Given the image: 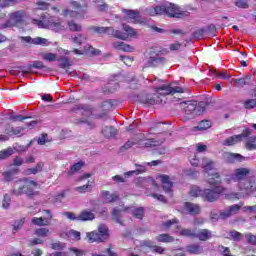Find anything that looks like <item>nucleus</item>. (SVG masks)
<instances>
[{
	"label": "nucleus",
	"mask_w": 256,
	"mask_h": 256,
	"mask_svg": "<svg viewBox=\"0 0 256 256\" xmlns=\"http://www.w3.org/2000/svg\"><path fill=\"white\" fill-rule=\"evenodd\" d=\"M179 93H183V88L171 85H163L156 88V94H147L140 97V102L145 105H159L165 103V95H176L179 96Z\"/></svg>",
	"instance_id": "nucleus-1"
},
{
	"label": "nucleus",
	"mask_w": 256,
	"mask_h": 256,
	"mask_svg": "<svg viewBox=\"0 0 256 256\" xmlns=\"http://www.w3.org/2000/svg\"><path fill=\"white\" fill-rule=\"evenodd\" d=\"M32 23L39 27V29H51V31H55L56 33L65 31V25L55 16L42 14L40 19H32Z\"/></svg>",
	"instance_id": "nucleus-2"
},
{
	"label": "nucleus",
	"mask_w": 256,
	"mask_h": 256,
	"mask_svg": "<svg viewBox=\"0 0 256 256\" xmlns=\"http://www.w3.org/2000/svg\"><path fill=\"white\" fill-rule=\"evenodd\" d=\"M37 187V182L24 178L22 181L17 182L15 184L14 189L12 190L13 195H27L28 199H33V197H37L39 193L35 191Z\"/></svg>",
	"instance_id": "nucleus-3"
},
{
	"label": "nucleus",
	"mask_w": 256,
	"mask_h": 256,
	"mask_svg": "<svg viewBox=\"0 0 256 256\" xmlns=\"http://www.w3.org/2000/svg\"><path fill=\"white\" fill-rule=\"evenodd\" d=\"M157 141L153 139H148L145 134H138L134 140H128L122 147H120V151L123 153L127 151V149H131L133 145H138L139 147H157Z\"/></svg>",
	"instance_id": "nucleus-4"
},
{
	"label": "nucleus",
	"mask_w": 256,
	"mask_h": 256,
	"mask_svg": "<svg viewBox=\"0 0 256 256\" xmlns=\"http://www.w3.org/2000/svg\"><path fill=\"white\" fill-rule=\"evenodd\" d=\"M209 102L201 101L197 103L195 100L182 101L179 103V107L183 109L186 115H201L205 112V107H208Z\"/></svg>",
	"instance_id": "nucleus-5"
},
{
	"label": "nucleus",
	"mask_w": 256,
	"mask_h": 256,
	"mask_svg": "<svg viewBox=\"0 0 256 256\" xmlns=\"http://www.w3.org/2000/svg\"><path fill=\"white\" fill-rule=\"evenodd\" d=\"M88 243H103L109 239V228L105 224H100L98 230L86 233Z\"/></svg>",
	"instance_id": "nucleus-6"
},
{
	"label": "nucleus",
	"mask_w": 256,
	"mask_h": 256,
	"mask_svg": "<svg viewBox=\"0 0 256 256\" xmlns=\"http://www.w3.org/2000/svg\"><path fill=\"white\" fill-rule=\"evenodd\" d=\"M243 207V204H235L232 206H228L224 211L220 212V215L215 211L210 213V219L212 221H217L218 219H229V217H233V215H237L239 211Z\"/></svg>",
	"instance_id": "nucleus-7"
},
{
	"label": "nucleus",
	"mask_w": 256,
	"mask_h": 256,
	"mask_svg": "<svg viewBox=\"0 0 256 256\" xmlns=\"http://www.w3.org/2000/svg\"><path fill=\"white\" fill-rule=\"evenodd\" d=\"M226 189L223 186H215L211 189H204L202 193V199L208 201L209 203H215L219 200V197L222 193H225Z\"/></svg>",
	"instance_id": "nucleus-8"
},
{
	"label": "nucleus",
	"mask_w": 256,
	"mask_h": 256,
	"mask_svg": "<svg viewBox=\"0 0 256 256\" xmlns=\"http://www.w3.org/2000/svg\"><path fill=\"white\" fill-rule=\"evenodd\" d=\"M249 175H251L250 168L240 167L234 169L233 173L228 176L225 181L228 183H231L232 181L234 183H241V181H245Z\"/></svg>",
	"instance_id": "nucleus-9"
},
{
	"label": "nucleus",
	"mask_w": 256,
	"mask_h": 256,
	"mask_svg": "<svg viewBox=\"0 0 256 256\" xmlns=\"http://www.w3.org/2000/svg\"><path fill=\"white\" fill-rule=\"evenodd\" d=\"M25 12L22 10L9 14V20L0 26V29H7V27H16L23 21Z\"/></svg>",
	"instance_id": "nucleus-10"
},
{
	"label": "nucleus",
	"mask_w": 256,
	"mask_h": 256,
	"mask_svg": "<svg viewBox=\"0 0 256 256\" xmlns=\"http://www.w3.org/2000/svg\"><path fill=\"white\" fill-rule=\"evenodd\" d=\"M164 9L162 10V15H167L168 17H180L181 9L173 4L167 3L161 5Z\"/></svg>",
	"instance_id": "nucleus-11"
},
{
	"label": "nucleus",
	"mask_w": 256,
	"mask_h": 256,
	"mask_svg": "<svg viewBox=\"0 0 256 256\" xmlns=\"http://www.w3.org/2000/svg\"><path fill=\"white\" fill-rule=\"evenodd\" d=\"M167 63V59L165 57H161L158 54H155L154 51L150 52V57L147 61V67H159L161 65H165Z\"/></svg>",
	"instance_id": "nucleus-12"
},
{
	"label": "nucleus",
	"mask_w": 256,
	"mask_h": 256,
	"mask_svg": "<svg viewBox=\"0 0 256 256\" xmlns=\"http://www.w3.org/2000/svg\"><path fill=\"white\" fill-rule=\"evenodd\" d=\"M223 160L225 163H228L230 165H233V163H241L245 158L241 154H235L231 152H224L222 154Z\"/></svg>",
	"instance_id": "nucleus-13"
},
{
	"label": "nucleus",
	"mask_w": 256,
	"mask_h": 256,
	"mask_svg": "<svg viewBox=\"0 0 256 256\" xmlns=\"http://www.w3.org/2000/svg\"><path fill=\"white\" fill-rule=\"evenodd\" d=\"M20 39L30 45H47V43H49L47 39L41 37L31 38V36H22Z\"/></svg>",
	"instance_id": "nucleus-14"
},
{
	"label": "nucleus",
	"mask_w": 256,
	"mask_h": 256,
	"mask_svg": "<svg viewBox=\"0 0 256 256\" xmlns=\"http://www.w3.org/2000/svg\"><path fill=\"white\" fill-rule=\"evenodd\" d=\"M123 13H125L127 19H129L133 23H141V13L139 11L124 9Z\"/></svg>",
	"instance_id": "nucleus-15"
},
{
	"label": "nucleus",
	"mask_w": 256,
	"mask_h": 256,
	"mask_svg": "<svg viewBox=\"0 0 256 256\" xmlns=\"http://www.w3.org/2000/svg\"><path fill=\"white\" fill-rule=\"evenodd\" d=\"M239 189L240 191H244L246 195H249V193H253V191L256 190V186H255V183L247 180L244 183L243 182L239 183Z\"/></svg>",
	"instance_id": "nucleus-16"
},
{
	"label": "nucleus",
	"mask_w": 256,
	"mask_h": 256,
	"mask_svg": "<svg viewBox=\"0 0 256 256\" xmlns=\"http://www.w3.org/2000/svg\"><path fill=\"white\" fill-rule=\"evenodd\" d=\"M253 79V75H246L242 78L233 79V82L236 83L237 87H245V85H251Z\"/></svg>",
	"instance_id": "nucleus-17"
},
{
	"label": "nucleus",
	"mask_w": 256,
	"mask_h": 256,
	"mask_svg": "<svg viewBox=\"0 0 256 256\" xmlns=\"http://www.w3.org/2000/svg\"><path fill=\"white\" fill-rule=\"evenodd\" d=\"M113 47L114 49H117V51H125L126 53H132V51H135L133 46L125 44V42H114Z\"/></svg>",
	"instance_id": "nucleus-18"
},
{
	"label": "nucleus",
	"mask_w": 256,
	"mask_h": 256,
	"mask_svg": "<svg viewBox=\"0 0 256 256\" xmlns=\"http://www.w3.org/2000/svg\"><path fill=\"white\" fill-rule=\"evenodd\" d=\"M211 237H212L211 230H208V229H201L195 234V238L199 239V241H209Z\"/></svg>",
	"instance_id": "nucleus-19"
},
{
	"label": "nucleus",
	"mask_w": 256,
	"mask_h": 256,
	"mask_svg": "<svg viewBox=\"0 0 256 256\" xmlns=\"http://www.w3.org/2000/svg\"><path fill=\"white\" fill-rule=\"evenodd\" d=\"M104 33L111 37H115L116 39H121L122 41H125V37H127L126 35H121V31L115 30L113 27H105Z\"/></svg>",
	"instance_id": "nucleus-20"
},
{
	"label": "nucleus",
	"mask_w": 256,
	"mask_h": 256,
	"mask_svg": "<svg viewBox=\"0 0 256 256\" xmlns=\"http://www.w3.org/2000/svg\"><path fill=\"white\" fill-rule=\"evenodd\" d=\"M185 209L190 215H199V213H201V207L191 202L185 203Z\"/></svg>",
	"instance_id": "nucleus-21"
},
{
	"label": "nucleus",
	"mask_w": 256,
	"mask_h": 256,
	"mask_svg": "<svg viewBox=\"0 0 256 256\" xmlns=\"http://www.w3.org/2000/svg\"><path fill=\"white\" fill-rule=\"evenodd\" d=\"M163 9L164 8L161 5L146 8L145 15H149L150 17H155V15H163Z\"/></svg>",
	"instance_id": "nucleus-22"
},
{
	"label": "nucleus",
	"mask_w": 256,
	"mask_h": 256,
	"mask_svg": "<svg viewBox=\"0 0 256 256\" xmlns=\"http://www.w3.org/2000/svg\"><path fill=\"white\" fill-rule=\"evenodd\" d=\"M73 53H75L76 55H84V53L86 55H97V50H95V48H93V46L91 45H86L84 47V51H81L79 49H74Z\"/></svg>",
	"instance_id": "nucleus-23"
},
{
	"label": "nucleus",
	"mask_w": 256,
	"mask_h": 256,
	"mask_svg": "<svg viewBox=\"0 0 256 256\" xmlns=\"http://www.w3.org/2000/svg\"><path fill=\"white\" fill-rule=\"evenodd\" d=\"M160 180L163 184V190L166 193H169L171 191V187H173V182L171 181V179L169 178V176L167 175H161L160 176Z\"/></svg>",
	"instance_id": "nucleus-24"
},
{
	"label": "nucleus",
	"mask_w": 256,
	"mask_h": 256,
	"mask_svg": "<svg viewBox=\"0 0 256 256\" xmlns=\"http://www.w3.org/2000/svg\"><path fill=\"white\" fill-rule=\"evenodd\" d=\"M95 214L89 210H83L78 215V221H93Z\"/></svg>",
	"instance_id": "nucleus-25"
},
{
	"label": "nucleus",
	"mask_w": 256,
	"mask_h": 256,
	"mask_svg": "<svg viewBox=\"0 0 256 256\" xmlns=\"http://www.w3.org/2000/svg\"><path fill=\"white\" fill-rule=\"evenodd\" d=\"M102 197L105 199L106 203H115L119 199L117 193H112L109 191H102Z\"/></svg>",
	"instance_id": "nucleus-26"
},
{
	"label": "nucleus",
	"mask_w": 256,
	"mask_h": 256,
	"mask_svg": "<svg viewBox=\"0 0 256 256\" xmlns=\"http://www.w3.org/2000/svg\"><path fill=\"white\" fill-rule=\"evenodd\" d=\"M122 211L119 208H113L111 215H112V221H115V223H118V225H123V220H121L122 217Z\"/></svg>",
	"instance_id": "nucleus-27"
},
{
	"label": "nucleus",
	"mask_w": 256,
	"mask_h": 256,
	"mask_svg": "<svg viewBox=\"0 0 256 256\" xmlns=\"http://www.w3.org/2000/svg\"><path fill=\"white\" fill-rule=\"evenodd\" d=\"M5 131L8 135H21V133L25 131V128L21 126L13 127L11 125H7Z\"/></svg>",
	"instance_id": "nucleus-28"
},
{
	"label": "nucleus",
	"mask_w": 256,
	"mask_h": 256,
	"mask_svg": "<svg viewBox=\"0 0 256 256\" xmlns=\"http://www.w3.org/2000/svg\"><path fill=\"white\" fill-rule=\"evenodd\" d=\"M17 173H19V168L17 167H14V168H11L8 170V171H5L3 172V177L5 179V181H13V177H15V175H17Z\"/></svg>",
	"instance_id": "nucleus-29"
},
{
	"label": "nucleus",
	"mask_w": 256,
	"mask_h": 256,
	"mask_svg": "<svg viewBox=\"0 0 256 256\" xmlns=\"http://www.w3.org/2000/svg\"><path fill=\"white\" fill-rule=\"evenodd\" d=\"M102 134L104 135V137H106L107 139H111V137H115L117 135V129H115L112 126H105L102 129Z\"/></svg>",
	"instance_id": "nucleus-30"
},
{
	"label": "nucleus",
	"mask_w": 256,
	"mask_h": 256,
	"mask_svg": "<svg viewBox=\"0 0 256 256\" xmlns=\"http://www.w3.org/2000/svg\"><path fill=\"white\" fill-rule=\"evenodd\" d=\"M207 182L209 185H219L221 183V176L219 173L208 174Z\"/></svg>",
	"instance_id": "nucleus-31"
},
{
	"label": "nucleus",
	"mask_w": 256,
	"mask_h": 256,
	"mask_svg": "<svg viewBox=\"0 0 256 256\" xmlns=\"http://www.w3.org/2000/svg\"><path fill=\"white\" fill-rule=\"evenodd\" d=\"M69 31L74 33H81L83 31V26L81 24H77L75 21L71 20L67 23Z\"/></svg>",
	"instance_id": "nucleus-32"
},
{
	"label": "nucleus",
	"mask_w": 256,
	"mask_h": 256,
	"mask_svg": "<svg viewBox=\"0 0 256 256\" xmlns=\"http://www.w3.org/2000/svg\"><path fill=\"white\" fill-rule=\"evenodd\" d=\"M123 31L124 32H121L120 31V35H125V40L129 39V37H135L136 35V32L133 28H131V26L129 25H124L123 26Z\"/></svg>",
	"instance_id": "nucleus-33"
},
{
	"label": "nucleus",
	"mask_w": 256,
	"mask_h": 256,
	"mask_svg": "<svg viewBox=\"0 0 256 256\" xmlns=\"http://www.w3.org/2000/svg\"><path fill=\"white\" fill-rule=\"evenodd\" d=\"M215 167V162L207 157L202 159V169L205 171H211Z\"/></svg>",
	"instance_id": "nucleus-34"
},
{
	"label": "nucleus",
	"mask_w": 256,
	"mask_h": 256,
	"mask_svg": "<svg viewBox=\"0 0 256 256\" xmlns=\"http://www.w3.org/2000/svg\"><path fill=\"white\" fill-rule=\"evenodd\" d=\"M156 241L159 243H173L175 241V238L169 234H160L156 236Z\"/></svg>",
	"instance_id": "nucleus-35"
},
{
	"label": "nucleus",
	"mask_w": 256,
	"mask_h": 256,
	"mask_svg": "<svg viewBox=\"0 0 256 256\" xmlns=\"http://www.w3.org/2000/svg\"><path fill=\"white\" fill-rule=\"evenodd\" d=\"M187 251L193 255H201V253H203V247L197 244H192L187 246Z\"/></svg>",
	"instance_id": "nucleus-36"
},
{
	"label": "nucleus",
	"mask_w": 256,
	"mask_h": 256,
	"mask_svg": "<svg viewBox=\"0 0 256 256\" xmlns=\"http://www.w3.org/2000/svg\"><path fill=\"white\" fill-rule=\"evenodd\" d=\"M213 123L210 120H202L197 125L196 129L198 131H207V129H211Z\"/></svg>",
	"instance_id": "nucleus-37"
},
{
	"label": "nucleus",
	"mask_w": 256,
	"mask_h": 256,
	"mask_svg": "<svg viewBox=\"0 0 256 256\" xmlns=\"http://www.w3.org/2000/svg\"><path fill=\"white\" fill-rule=\"evenodd\" d=\"M72 42L76 45H83L87 41V36L85 34H76L71 36Z\"/></svg>",
	"instance_id": "nucleus-38"
},
{
	"label": "nucleus",
	"mask_w": 256,
	"mask_h": 256,
	"mask_svg": "<svg viewBox=\"0 0 256 256\" xmlns=\"http://www.w3.org/2000/svg\"><path fill=\"white\" fill-rule=\"evenodd\" d=\"M239 141H241V136L234 135L227 138L224 141L223 145H226L227 147H231V145H235L236 143H239Z\"/></svg>",
	"instance_id": "nucleus-39"
},
{
	"label": "nucleus",
	"mask_w": 256,
	"mask_h": 256,
	"mask_svg": "<svg viewBox=\"0 0 256 256\" xmlns=\"http://www.w3.org/2000/svg\"><path fill=\"white\" fill-rule=\"evenodd\" d=\"M43 162H39L36 167L30 168L27 170L28 175H37V173H41L43 171Z\"/></svg>",
	"instance_id": "nucleus-40"
},
{
	"label": "nucleus",
	"mask_w": 256,
	"mask_h": 256,
	"mask_svg": "<svg viewBox=\"0 0 256 256\" xmlns=\"http://www.w3.org/2000/svg\"><path fill=\"white\" fill-rule=\"evenodd\" d=\"M34 234L37 235V237H49L51 231H49L48 228H38L34 231Z\"/></svg>",
	"instance_id": "nucleus-41"
},
{
	"label": "nucleus",
	"mask_w": 256,
	"mask_h": 256,
	"mask_svg": "<svg viewBox=\"0 0 256 256\" xmlns=\"http://www.w3.org/2000/svg\"><path fill=\"white\" fill-rule=\"evenodd\" d=\"M47 69V66L43 64L41 61H34L32 64H28L27 69L31 71V69Z\"/></svg>",
	"instance_id": "nucleus-42"
},
{
	"label": "nucleus",
	"mask_w": 256,
	"mask_h": 256,
	"mask_svg": "<svg viewBox=\"0 0 256 256\" xmlns=\"http://www.w3.org/2000/svg\"><path fill=\"white\" fill-rule=\"evenodd\" d=\"M206 31V37H215V33H217V27L214 24H210L204 28Z\"/></svg>",
	"instance_id": "nucleus-43"
},
{
	"label": "nucleus",
	"mask_w": 256,
	"mask_h": 256,
	"mask_svg": "<svg viewBox=\"0 0 256 256\" xmlns=\"http://www.w3.org/2000/svg\"><path fill=\"white\" fill-rule=\"evenodd\" d=\"M229 239L232 241H241V239H243V234L237 230H232L229 232Z\"/></svg>",
	"instance_id": "nucleus-44"
},
{
	"label": "nucleus",
	"mask_w": 256,
	"mask_h": 256,
	"mask_svg": "<svg viewBox=\"0 0 256 256\" xmlns=\"http://www.w3.org/2000/svg\"><path fill=\"white\" fill-rule=\"evenodd\" d=\"M191 197H203V190L199 189L197 186H192L190 188Z\"/></svg>",
	"instance_id": "nucleus-45"
},
{
	"label": "nucleus",
	"mask_w": 256,
	"mask_h": 256,
	"mask_svg": "<svg viewBox=\"0 0 256 256\" xmlns=\"http://www.w3.org/2000/svg\"><path fill=\"white\" fill-rule=\"evenodd\" d=\"M23 225H25V218L16 220L13 224L14 233H17V231L23 229Z\"/></svg>",
	"instance_id": "nucleus-46"
},
{
	"label": "nucleus",
	"mask_w": 256,
	"mask_h": 256,
	"mask_svg": "<svg viewBox=\"0 0 256 256\" xmlns=\"http://www.w3.org/2000/svg\"><path fill=\"white\" fill-rule=\"evenodd\" d=\"M43 217L42 219L44 220V223L46 225H49L50 221L53 219V214L51 213V210H43Z\"/></svg>",
	"instance_id": "nucleus-47"
},
{
	"label": "nucleus",
	"mask_w": 256,
	"mask_h": 256,
	"mask_svg": "<svg viewBox=\"0 0 256 256\" xmlns=\"http://www.w3.org/2000/svg\"><path fill=\"white\" fill-rule=\"evenodd\" d=\"M32 225H36L38 227H47V224L43 220V217H34L31 220Z\"/></svg>",
	"instance_id": "nucleus-48"
},
{
	"label": "nucleus",
	"mask_w": 256,
	"mask_h": 256,
	"mask_svg": "<svg viewBox=\"0 0 256 256\" xmlns=\"http://www.w3.org/2000/svg\"><path fill=\"white\" fill-rule=\"evenodd\" d=\"M58 61L60 63L59 65H60L61 69H67V67L71 66V62L69 61V58H67V57L62 56L58 59Z\"/></svg>",
	"instance_id": "nucleus-49"
},
{
	"label": "nucleus",
	"mask_w": 256,
	"mask_h": 256,
	"mask_svg": "<svg viewBox=\"0 0 256 256\" xmlns=\"http://www.w3.org/2000/svg\"><path fill=\"white\" fill-rule=\"evenodd\" d=\"M88 31H90V33H98V35H103V33H105V27L90 26Z\"/></svg>",
	"instance_id": "nucleus-50"
},
{
	"label": "nucleus",
	"mask_w": 256,
	"mask_h": 256,
	"mask_svg": "<svg viewBox=\"0 0 256 256\" xmlns=\"http://www.w3.org/2000/svg\"><path fill=\"white\" fill-rule=\"evenodd\" d=\"M177 223H179V220H177L176 218L172 219V220H167L166 222H164L162 224V227L165 231H167V229H171L172 225H177Z\"/></svg>",
	"instance_id": "nucleus-51"
},
{
	"label": "nucleus",
	"mask_w": 256,
	"mask_h": 256,
	"mask_svg": "<svg viewBox=\"0 0 256 256\" xmlns=\"http://www.w3.org/2000/svg\"><path fill=\"white\" fill-rule=\"evenodd\" d=\"M2 207L4 209H9L11 207V196L9 194H5L2 200Z\"/></svg>",
	"instance_id": "nucleus-52"
},
{
	"label": "nucleus",
	"mask_w": 256,
	"mask_h": 256,
	"mask_svg": "<svg viewBox=\"0 0 256 256\" xmlns=\"http://www.w3.org/2000/svg\"><path fill=\"white\" fill-rule=\"evenodd\" d=\"M21 165H23V158L16 156L13 161L12 164L10 165L11 168H15L19 169L18 167H21Z\"/></svg>",
	"instance_id": "nucleus-53"
},
{
	"label": "nucleus",
	"mask_w": 256,
	"mask_h": 256,
	"mask_svg": "<svg viewBox=\"0 0 256 256\" xmlns=\"http://www.w3.org/2000/svg\"><path fill=\"white\" fill-rule=\"evenodd\" d=\"M15 3H19V0H0V7L3 9L5 7L15 5Z\"/></svg>",
	"instance_id": "nucleus-54"
},
{
	"label": "nucleus",
	"mask_w": 256,
	"mask_h": 256,
	"mask_svg": "<svg viewBox=\"0 0 256 256\" xmlns=\"http://www.w3.org/2000/svg\"><path fill=\"white\" fill-rule=\"evenodd\" d=\"M12 155L13 149L11 148L0 151V159H8V157H11Z\"/></svg>",
	"instance_id": "nucleus-55"
},
{
	"label": "nucleus",
	"mask_w": 256,
	"mask_h": 256,
	"mask_svg": "<svg viewBox=\"0 0 256 256\" xmlns=\"http://www.w3.org/2000/svg\"><path fill=\"white\" fill-rule=\"evenodd\" d=\"M51 249L54 251H62V249H65V243L63 242H54L51 244Z\"/></svg>",
	"instance_id": "nucleus-56"
},
{
	"label": "nucleus",
	"mask_w": 256,
	"mask_h": 256,
	"mask_svg": "<svg viewBox=\"0 0 256 256\" xmlns=\"http://www.w3.org/2000/svg\"><path fill=\"white\" fill-rule=\"evenodd\" d=\"M180 235H182L183 237H195L196 233L195 230L182 229Z\"/></svg>",
	"instance_id": "nucleus-57"
},
{
	"label": "nucleus",
	"mask_w": 256,
	"mask_h": 256,
	"mask_svg": "<svg viewBox=\"0 0 256 256\" xmlns=\"http://www.w3.org/2000/svg\"><path fill=\"white\" fill-rule=\"evenodd\" d=\"M235 5L239 9H249V3L247 2V0H237L235 2Z\"/></svg>",
	"instance_id": "nucleus-58"
},
{
	"label": "nucleus",
	"mask_w": 256,
	"mask_h": 256,
	"mask_svg": "<svg viewBox=\"0 0 256 256\" xmlns=\"http://www.w3.org/2000/svg\"><path fill=\"white\" fill-rule=\"evenodd\" d=\"M95 3H96L97 11H107L108 9L107 3L103 1H95Z\"/></svg>",
	"instance_id": "nucleus-59"
},
{
	"label": "nucleus",
	"mask_w": 256,
	"mask_h": 256,
	"mask_svg": "<svg viewBox=\"0 0 256 256\" xmlns=\"http://www.w3.org/2000/svg\"><path fill=\"white\" fill-rule=\"evenodd\" d=\"M195 39H203V37H207V33L205 31V28H202L200 30H197L194 32Z\"/></svg>",
	"instance_id": "nucleus-60"
},
{
	"label": "nucleus",
	"mask_w": 256,
	"mask_h": 256,
	"mask_svg": "<svg viewBox=\"0 0 256 256\" xmlns=\"http://www.w3.org/2000/svg\"><path fill=\"white\" fill-rule=\"evenodd\" d=\"M245 109H255L256 99H250L244 102Z\"/></svg>",
	"instance_id": "nucleus-61"
},
{
	"label": "nucleus",
	"mask_w": 256,
	"mask_h": 256,
	"mask_svg": "<svg viewBox=\"0 0 256 256\" xmlns=\"http://www.w3.org/2000/svg\"><path fill=\"white\" fill-rule=\"evenodd\" d=\"M133 217H136V219H143V208H135L132 210Z\"/></svg>",
	"instance_id": "nucleus-62"
},
{
	"label": "nucleus",
	"mask_w": 256,
	"mask_h": 256,
	"mask_svg": "<svg viewBox=\"0 0 256 256\" xmlns=\"http://www.w3.org/2000/svg\"><path fill=\"white\" fill-rule=\"evenodd\" d=\"M44 61H49L50 63L57 60V55L54 53H46L43 56Z\"/></svg>",
	"instance_id": "nucleus-63"
},
{
	"label": "nucleus",
	"mask_w": 256,
	"mask_h": 256,
	"mask_svg": "<svg viewBox=\"0 0 256 256\" xmlns=\"http://www.w3.org/2000/svg\"><path fill=\"white\" fill-rule=\"evenodd\" d=\"M102 109L104 111H109V109H113V100H106L102 103Z\"/></svg>",
	"instance_id": "nucleus-64"
}]
</instances>
